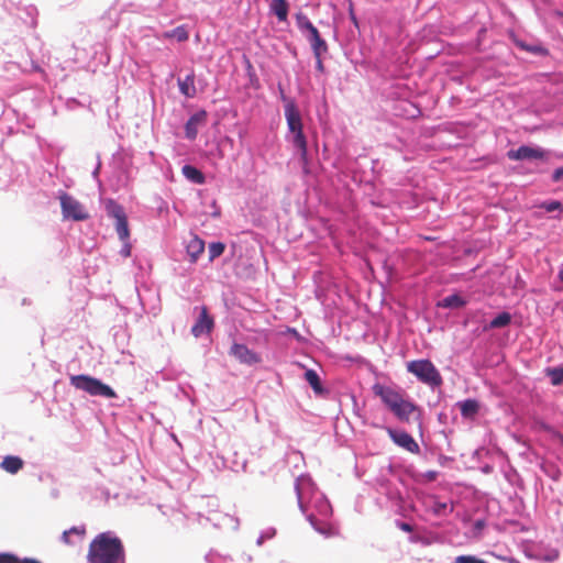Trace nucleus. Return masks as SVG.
<instances>
[{
  "mask_svg": "<svg viewBox=\"0 0 563 563\" xmlns=\"http://www.w3.org/2000/svg\"><path fill=\"white\" fill-rule=\"evenodd\" d=\"M322 55L323 54L313 55L314 58H316V69L321 71V73L324 70V66H323V63H322Z\"/></svg>",
  "mask_w": 563,
  "mask_h": 563,
  "instance_id": "obj_44",
  "label": "nucleus"
},
{
  "mask_svg": "<svg viewBox=\"0 0 563 563\" xmlns=\"http://www.w3.org/2000/svg\"><path fill=\"white\" fill-rule=\"evenodd\" d=\"M305 379L317 395H322L325 393V388L321 383L320 376L314 369H307L305 372Z\"/></svg>",
  "mask_w": 563,
  "mask_h": 563,
  "instance_id": "obj_22",
  "label": "nucleus"
},
{
  "mask_svg": "<svg viewBox=\"0 0 563 563\" xmlns=\"http://www.w3.org/2000/svg\"><path fill=\"white\" fill-rule=\"evenodd\" d=\"M438 476V472L437 471H428L426 473V477L429 479V481H433Z\"/></svg>",
  "mask_w": 563,
  "mask_h": 563,
  "instance_id": "obj_45",
  "label": "nucleus"
},
{
  "mask_svg": "<svg viewBox=\"0 0 563 563\" xmlns=\"http://www.w3.org/2000/svg\"><path fill=\"white\" fill-rule=\"evenodd\" d=\"M70 385L76 389L89 394L90 396H97L107 399L117 397V393L110 385H107L101 379L90 375H73L70 376Z\"/></svg>",
  "mask_w": 563,
  "mask_h": 563,
  "instance_id": "obj_4",
  "label": "nucleus"
},
{
  "mask_svg": "<svg viewBox=\"0 0 563 563\" xmlns=\"http://www.w3.org/2000/svg\"><path fill=\"white\" fill-rule=\"evenodd\" d=\"M296 25L301 34L306 37V34L314 31L317 27L312 24L309 18L301 11L295 14Z\"/></svg>",
  "mask_w": 563,
  "mask_h": 563,
  "instance_id": "obj_26",
  "label": "nucleus"
},
{
  "mask_svg": "<svg viewBox=\"0 0 563 563\" xmlns=\"http://www.w3.org/2000/svg\"><path fill=\"white\" fill-rule=\"evenodd\" d=\"M457 406L463 418H472L479 411V402L473 398L459 401Z\"/></svg>",
  "mask_w": 563,
  "mask_h": 563,
  "instance_id": "obj_19",
  "label": "nucleus"
},
{
  "mask_svg": "<svg viewBox=\"0 0 563 563\" xmlns=\"http://www.w3.org/2000/svg\"><path fill=\"white\" fill-rule=\"evenodd\" d=\"M187 254L190 257V263H196L199 256L205 251V241L195 235L186 246Z\"/></svg>",
  "mask_w": 563,
  "mask_h": 563,
  "instance_id": "obj_18",
  "label": "nucleus"
},
{
  "mask_svg": "<svg viewBox=\"0 0 563 563\" xmlns=\"http://www.w3.org/2000/svg\"><path fill=\"white\" fill-rule=\"evenodd\" d=\"M431 508L435 515L441 516L446 512L448 504L444 501L434 500Z\"/></svg>",
  "mask_w": 563,
  "mask_h": 563,
  "instance_id": "obj_38",
  "label": "nucleus"
},
{
  "mask_svg": "<svg viewBox=\"0 0 563 563\" xmlns=\"http://www.w3.org/2000/svg\"><path fill=\"white\" fill-rule=\"evenodd\" d=\"M225 250V244L222 242H211L209 244V262H213L216 258L220 257Z\"/></svg>",
  "mask_w": 563,
  "mask_h": 563,
  "instance_id": "obj_33",
  "label": "nucleus"
},
{
  "mask_svg": "<svg viewBox=\"0 0 563 563\" xmlns=\"http://www.w3.org/2000/svg\"><path fill=\"white\" fill-rule=\"evenodd\" d=\"M100 166H101V164H100V162H99V163L97 164L96 168H95V169H93V172H92V176H93V178H97V177H98V174H99V170H100Z\"/></svg>",
  "mask_w": 563,
  "mask_h": 563,
  "instance_id": "obj_46",
  "label": "nucleus"
},
{
  "mask_svg": "<svg viewBox=\"0 0 563 563\" xmlns=\"http://www.w3.org/2000/svg\"><path fill=\"white\" fill-rule=\"evenodd\" d=\"M280 99L285 102L284 112L287 123L288 134L286 140L297 150L300 159L306 163L308 158V141L303 133V122L300 110L295 100L289 99L279 85Z\"/></svg>",
  "mask_w": 563,
  "mask_h": 563,
  "instance_id": "obj_2",
  "label": "nucleus"
},
{
  "mask_svg": "<svg viewBox=\"0 0 563 563\" xmlns=\"http://www.w3.org/2000/svg\"><path fill=\"white\" fill-rule=\"evenodd\" d=\"M554 155L556 158H563V153H555Z\"/></svg>",
  "mask_w": 563,
  "mask_h": 563,
  "instance_id": "obj_48",
  "label": "nucleus"
},
{
  "mask_svg": "<svg viewBox=\"0 0 563 563\" xmlns=\"http://www.w3.org/2000/svg\"><path fill=\"white\" fill-rule=\"evenodd\" d=\"M397 527L405 532H412L413 528L410 523L405 521H397Z\"/></svg>",
  "mask_w": 563,
  "mask_h": 563,
  "instance_id": "obj_42",
  "label": "nucleus"
},
{
  "mask_svg": "<svg viewBox=\"0 0 563 563\" xmlns=\"http://www.w3.org/2000/svg\"><path fill=\"white\" fill-rule=\"evenodd\" d=\"M539 208L547 212L559 211V213H561L563 211V206L559 200H544L539 205Z\"/></svg>",
  "mask_w": 563,
  "mask_h": 563,
  "instance_id": "obj_34",
  "label": "nucleus"
},
{
  "mask_svg": "<svg viewBox=\"0 0 563 563\" xmlns=\"http://www.w3.org/2000/svg\"><path fill=\"white\" fill-rule=\"evenodd\" d=\"M214 328V319L209 313L208 308L202 306L200 308L199 317L196 319L194 325L191 327V334L195 338H200L203 334H209L212 332Z\"/></svg>",
  "mask_w": 563,
  "mask_h": 563,
  "instance_id": "obj_10",
  "label": "nucleus"
},
{
  "mask_svg": "<svg viewBox=\"0 0 563 563\" xmlns=\"http://www.w3.org/2000/svg\"><path fill=\"white\" fill-rule=\"evenodd\" d=\"M208 113L205 109H200L189 117L185 123V137L189 141H195L198 135V128L205 124Z\"/></svg>",
  "mask_w": 563,
  "mask_h": 563,
  "instance_id": "obj_13",
  "label": "nucleus"
},
{
  "mask_svg": "<svg viewBox=\"0 0 563 563\" xmlns=\"http://www.w3.org/2000/svg\"><path fill=\"white\" fill-rule=\"evenodd\" d=\"M418 410V406L410 400L401 399L390 409V411L401 421H408L412 412Z\"/></svg>",
  "mask_w": 563,
  "mask_h": 563,
  "instance_id": "obj_14",
  "label": "nucleus"
},
{
  "mask_svg": "<svg viewBox=\"0 0 563 563\" xmlns=\"http://www.w3.org/2000/svg\"><path fill=\"white\" fill-rule=\"evenodd\" d=\"M307 520L310 522L312 528L320 534H323L325 537H329L331 534V528L329 527V525L323 520H319L314 514L307 515Z\"/></svg>",
  "mask_w": 563,
  "mask_h": 563,
  "instance_id": "obj_30",
  "label": "nucleus"
},
{
  "mask_svg": "<svg viewBox=\"0 0 563 563\" xmlns=\"http://www.w3.org/2000/svg\"><path fill=\"white\" fill-rule=\"evenodd\" d=\"M180 93L186 98H194L197 95L195 87V73L191 70L185 76V78H178L177 80Z\"/></svg>",
  "mask_w": 563,
  "mask_h": 563,
  "instance_id": "obj_15",
  "label": "nucleus"
},
{
  "mask_svg": "<svg viewBox=\"0 0 563 563\" xmlns=\"http://www.w3.org/2000/svg\"><path fill=\"white\" fill-rule=\"evenodd\" d=\"M551 151L540 146L520 145L518 148H512L507 152V157L510 161H532V159H547Z\"/></svg>",
  "mask_w": 563,
  "mask_h": 563,
  "instance_id": "obj_8",
  "label": "nucleus"
},
{
  "mask_svg": "<svg viewBox=\"0 0 563 563\" xmlns=\"http://www.w3.org/2000/svg\"><path fill=\"white\" fill-rule=\"evenodd\" d=\"M547 376L550 378L553 386H560L563 384V365L555 367H548L545 369Z\"/></svg>",
  "mask_w": 563,
  "mask_h": 563,
  "instance_id": "obj_31",
  "label": "nucleus"
},
{
  "mask_svg": "<svg viewBox=\"0 0 563 563\" xmlns=\"http://www.w3.org/2000/svg\"><path fill=\"white\" fill-rule=\"evenodd\" d=\"M295 490L298 506L303 514L306 512V500L309 499L318 516L327 519L332 515L330 501L325 496L317 490V487L309 475H301L296 479Z\"/></svg>",
  "mask_w": 563,
  "mask_h": 563,
  "instance_id": "obj_3",
  "label": "nucleus"
},
{
  "mask_svg": "<svg viewBox=\"0 0 563 563\" xmlns=\"http://www.w3.org/2000/svg\"><path fill=\"white\" fill-rule=\"evenodd\" d=\"M181 173L184 177L195 185H203L206 184V176L205 174L197 168L196 166L191 164H185L181 168Z\"/></svg>",
  "mask_w": 563,
  "mask_h": 563,
  "instance_id": "obj_17",
  "label": "nucleus"
},
{
  "mask_svg": "<svg viewBox=\"0 0 563 563\" xmlns=\"http://www.w3.org/2000/svg\"><path fill=\"white\" fill-rule=\"evenodd\" d=\"M515 43H516V46L519 47L520 49L531 53L537 56H547L549 54L548 48H545L544 46H542L540 44H528V43H526L523 41H519V40H517Z\"/></svg>",
  "mask_w": 563,
  "mask_h": 563,
  "instance_id": "obj_29",
  "label": "nucleus"
},
{
  "mask_svg": "<svg viewBox=\"0 0 563 563\" xmlns=\"http://www.w3.org/2000/svg\"><path fill=\"white\" fill-rule=\"evenodd\" d=\"M563 178V166L558 167L552 173L551 179L553 183H559Z\"/></svg>",
  "mask_w": 563,
  "mask_h": 563,
  "instance_id": "obj_41",
  "label": "nucleus"
},
{
  "mask_svg": "<svg viewBox=\"0 0 563 563\" xmlns=\"http://www.w3.org/2000/svg\"><path fill=\"white\" fill-rule=\"evenodd\" d=\"M137 297H139L140 303L143 306L142 298H141V296L139 294H137Z\"/></svg>",
  "mask_w": 563,
  "mask_h": 563,
  "instance_id": "obj_50",
  "label": "nucleus"
},
{
  "mask_svg": "<svg viewBox=\"0 0 563 563\" xmlns=\"http://www.w3.org/2000/svg\"><path fill=\"white\" fill-rule=\"evenodd\" d=\"M466 305V300L459 294H452L444 297L439 306L449 309H459Z\"/></svg>",
  "mask_w": 563,
  "mask_h": 563,
  "instance_id": "obj_28",
  "label": "nucleus"
},
{
  "mask_svg": "<svg viewBox=\"0 0 563 563\" xmlns=\"http://www.w3.org/2000/svg\"><path fill=\"white\" fill-rule=\"evenodd\" d=\"M306 40L309 42L313 55L324 54L328 52V44L325 40L321 37L318 29L306 34Z\"/></svg>",
  "mask_w": 563,
  "mask_h": 563,
  "instance_id": "obj_16",
  "label": "nucleus"
},
{
  "mask_svg": "<svg viewBox=\"0 0 563 563\" xmlns=\"http://www.w3.org/2000/svg\"><path fill=\"white\" fill-rule=\"evenodd\" d=\"M388 435L396 445L405 449L406 451L415 454L420 452L419 444L408 432L402 430L388 429Z\"/></svg>",
  "mask_w": 563,
  "mask_h": 563,
  "instance_id": "obj_11",
  "label": "nucleus"
},
{
  "mask_svg": "<svg viewBox=\"0 0 563 563\" xmlns=\"http://www.w3.org/2000/svg\"><path fill=\"white\" fill-rule=\"evenodd\" d=\"M349 16H350L351 22H352L356 27H358V20H357L356 15H355V12H354V10H353V4H352V3H350V8H349Z\"/></svg>",
  "mask_w": 563,
  "mask_h": 563,
  "instance_id": "obj_43",
  "label": "nucleus"
},
{
  "mask_svg": "<svg viewBox=\"0 0 563 563\" xmlns=\"http://www.w3.org/2000/svg\"><path fill=\"white\" fill-rule=\"evenodd\" d=\"M0 563H41L35 559H20L16 555L8 552L0 553Z\"/></svg>",
  "mask_w": 563,
  "mask_h": 563,
  "instance_id": "obj_32",
  "label": "nucleus"
},
{
  "mask_svg": "<svg viewBox=\"0 0 563 563\" xmlns=\"http://www.w3.org/2000/svg\"><path fill=\"white\" fill-rule=\"evenodd\" d=\"M60 541L68 545H75L77 544V541L70 536L68 530H65L60 536Z\"/></svg>",
  "mask_w": 563,
  "mask_h": 563,
  "instance_id": "obj_40",
  "label": "nucleus"
},
{
  "mask_svg": "<svg viewBox=\"0 0 563 563\" xmlns=\"http://www.w3.org/2000/svg\"><path fill=\"white\" fill-rule=\"evenodd\" d=\"M271 11L277 16L278 21L285 22L288 18L289 4L287 0H272Z\"/></svg>",
  "mask_w": 563,
  "mask_h": 563,
  "instance_id": "obj_23",
  "label": "nucleus"
},
{
  "mask_svg": "<svg viewBox=\"0 0 563 563\" xmlns=\"http://www.w3.org/2000/svg\"><path fill=\"white\" fill-rule=\"evenodd\" d=\"M454 563H487L485 560L477 558L476 555L463 554L454 559Z\"/></svg>",
  "mask_w": 563,
  "mask_h": 563,
  "instance_id": "obj_36",
  "label": "nucleus"
},
{
  "mask_svg": "<svg viewBox=\"0 0 563 563\" xmlns=\"http://www.w3.org/2000/svg\"><path fill=\"white\" fill-rule=\"evenodd\" d=\"M106 212L108 217L115 220L114 227L120 241L129 240L130 230L124 208L115 200L109 199L106 202Z\"/></svg>",
  "mask_w": 563,
  "mask_h": 563,
  "instance_id": "obj_6",
  "label": "nucleus"
},
{
  "mask_svg": "<svg viewBox=\"0 0 563 563\" xmlns=\"http://www.w3.org/2000/svg\"><path fill=\"white\" fill-rule=\"evenodd\" d=\"M59 200L64 219L84 221L88 218V213L84 210L81 203L67 192L62 191Z\"/></svg>",
  "mask_w": 563,
  "mask_h": 563,
  "instance_id": "obj_7",
  "label": "nucleus"
},
{
  "mask_svg": "<svg viewBox=\"0 0 563 563\" xmlns=\"http://www.w3.org/2000/svg\"><path fill=\"white\" fill-rule=\"evenodd\" d=\"M23 465V460L16 455L4 456L0 464L1 468L10 474H16L20 470H22Z\"/></svg>",
  "mask_w": 563,
  "mask_h": 563,
  "instance_id": "obj_20",
  "label": "nucleus"
},
{
  "mask_svg": "<svg viewBox=\"0 0 563 563\" xmlns=\"http://www.w3.org/2000/svg\"><path fill=\"white\" fill-rule=\"evenodd\" d=\"M558 278L563 283V266L558 272Z\"/></svg>",
  "mask_w": 563,
  "mask_h": 563,
  "instance_id": "obj_47",
  "label": "nucleus"
},
{
  "mask_svg": "<svg viewBox=\"0 0 563 563\" xmlns=\"http://www.w3.org/2000/svg\"><path fill=\"white\" fill-rule=\"evenodd\" d=\"M68 532L79 543L86 534V528L85 526H74L68 529Z\"/></svg>",
  "mask_w": 563,
  "mask_h": 563,
  "instance_id": "obj_37",
  "label": "nucleus"
},
{
  "mask_svg": "<svg viewBox=\"0 0 563 563\" xmlns=\"http://www.w3.org/2000/svg\"><path fill=\"white\" fill-rule=\"evenodd\" d=\"M88 563H125V548L113 531L97 534L89 544Z\"/></svg>",
  "mask_w": 563,
  "mask_h": 563,
  "instance_id": "obj_1",
  "label": "nucleus"
},
{
  "mask_svg": "<svg viewBox=\"0 0 563 563\" xmlns=\"http://www.w3.org/2000/svg\"><path fill=\"white\" fill-rule=\"evenodd\" d=\"M123 245L120 250V255L123 256V257H129L131 256V250H132V245L131 243L129 242V240H125V241H122Z\"/></svg>",
  "mask_w": 563,
  "mask_h": 563,
  "instance_id": "obj_39",
  "label": "nucleus"
},
{
  "mask_svg": "<svg viewBox=\"0 0 563 563\" xmlns=\"http://www.w3.org/2000/svg\"><path fill=\"white\" fill-rule=\"evenodd\" d=\"M407 371L415 375L419 382L430 386L431 388L440 387L443 383L439 369L428 358L408 362Z\"/></svg>",
  "mask_w": 563,
  "mask_h": 563,
  "instance_id": "obj_5",
  "label": "nucleus"
},
{
  "mask_svg": "<svg viewBox=\"0 0 563 563\" xmlns=\"http://www.w3.org/2000/svg\"><path fill=\"white\" fill-rule=\"evenodd\" d=\"M296 25L301 34L306 37V34L314 31L317 27L312 24L309 18L301 11L295 14Z\"/></svg>",
  "mask_w": 563,
  "mask_h": 563,
  "instance_id": "obj_27",
  "label": "nucleus"
},
{
  "mask_svg": "<svg viewBox=\"0 0 563 563\" xmlns=\"http://www.w3.org/2000/svg\"><path fill=\"white\" fill-rule=\"evenodd\" d=\"M296 25L301 34L306 37V34L314 31L317 27L312 24L309 18L301 11L295 14Z\"/></svg>",
  "mask_w": 563,
  "mask_h": 563,
  "instance_id": "obj_25",
  "label": "nucleus"
},
{
  "mask_svg": "<svg viewBox=\"0 0 563 563\" xmlns=\"http://www.w3.org/2000/svg\"><path fill=\"white\" fill-rule=\"evenodd\" d=\"M161 2H162V0H157V1H156V2H154L153 4H154V5H159V4H161Z\"/></svg>",
  "mask_w": 563,
  "mask_h": 563,
  "instance_id": "obj_49",
  "label": "nucleus"
},
{
  "mask_svg": "<svg viewBox=\"0 0 563 563\" xmlns=\"http://www.w3.org/2000/svg\"><path fill=\"white\" fill-rule=\"evenodd\" d=\"M159 38H175L177 42H186L189 38V33L185 25H179L173 30L163 32Z\"/></svg>",
  "mask_w": 563,
  "mask_h": 563,
  "instance_id": "obj_24",
  "label": "nucleus"
},
{
  "mask_svg": "<svg viewBox=\"0 0 563 563\" xmlns=\"http://www.w3.org/2000/svg\"><path fill=\"white\" fill-rule=\"evenodd\" d=\"M229 354L241 364L249 366L256 365L262 362V357L257 352L249 349L245 344L238 342H234L231 345Z\"/></svg>",
  "mask_w": 563,
  "mask_h": 563,
  "instance_id": "obj_9",
  "label": "nucleus"
},
{
  "mask_svg": "<svg viewBox=\"0 0 563 563\" xmlns=\"http://www.w3.org/2000/svg\"><path fill=\"white\" fill-rule=\"evenodd\" d=\"M276 536V529L273 527H268L261 531L258 538L256 539V545L262 547L265 541L272 540Z\"/></svg>",
  "mask_w": 563,
  "mask_h": 563,
  "instance_id": "obj_35",
  "label": "nucleus"
},
{
  "mask_svg": "<svg viewBox=\"0 0 563 563\" xmlns=\"http://www.w3.org/2000/svg\"><path fill=\"white\" fill-rule=\"evenodd\" d=\"M511 314L508 311H503L494 317L489 323L484 327V331L508 327L511 323Z\"/></svg>",
  "mask_w": 563,
  "mask_h": 563,
  "instance_id": "obj_21",
  "label": "nucleus"
},
{
  "mask_svg": "<svg viewBox=\"0 0 563 563\" xmlns=\"http://www.w3.org/2000/svg\"><path fill=\"white\" fill-rule=\"evenodd\" d=\"M373 393L380 398L389 410L404 398L399 391L378 383L373 386Z\"/></svg>",
  "mask_w": 563,
  "mask_h": 563,
  "instance_id": "obj_12",
  "label": "nucleus"
}]
</instances>
